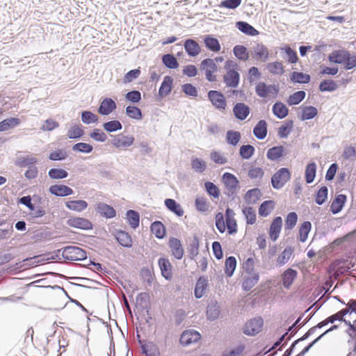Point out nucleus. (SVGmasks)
Wrapping results in <instances>:
<instances>
[{"instance_id":"obj_1","label":"nucleus","mask_w":356,"mask_h":356,"mask_svg":"<svg viewBox=\"0 0 356 356\" xmlns=\"http://www.w3.org/2000/svg\"><path fill=\"white\" fill-rule=\"evenodd\" d=\"M60 252L64 259L70 261H81L87 257L86 251L76 246H67L58 250V252Z\"/></svg>"},{"instance_id":"obj_2","label":"nucleus","mask_w":356,"mask_h":356,"mask_svg":"<svg viewBox=\"0 0 356 356\" xmlns=\"http://www.w3.org/2000/svg\"><path fill=\"white\" fill-rule=\"evenodd\" d=\"M291 173L286 168H282L278 170L272 177V186L275 189H280L289 180Z\"/></svg>"},{"instance_id":"obj_3","label":"nucleus","mask_w":356,"mask_h":356,"mask_svg":"<svg viewBox=\"0 0 356 356\" xmlns=\"http://www.w3.org/2000/svg\"><path fill=\"white\" fill-rule=\"evenodd\" d=\"M263 324L264 321L261 317L250 319L245 323L243 332L248 336H254L261 332Z\"/></svg>"},{"instance_id":"obj_4","label":"nucleus","mask_w":356,"mask_h":356,"mask_svg":"<svg viewBox=\"0 0 356 356\" xmlns=\"http://www.w3.org/2000/svg\"><path fill=\"white\" fill-rule=\"evenodd\" d=\"M134 142V136H125L122 134L114 136L111 140L113 146L119 149H127L133 145Z\"/></svg>"},{"instance_id":"obj_5","label":"nucleus","mask_w":356,"mask_h":356,"mask_svg":"<svg viewBox=\"0 0 356 356\" xmlns=\"http://www.w3.org/2000/svg\"><path fill=\"white\" fill-rule=\"evenodd\" d=\"M208 98L216 108L220 111L225 110L227 102L222 92L217 90H210L208 92Z\"/></svg>"},{"instance_id":"obj_6","label":"nucleus","mask_w":356,"mask_h":356,"mask_svg":"<svg viewBox=\"0 0 356 356\" xmlns=\"http://www.w3.org/2000/svg\"><path fill=\"white\" fill-rule=\"evenodd\" d=\"M252 56L260 62H266L269 58V51L266 46L262 43H256L252 47Z\"/></svg>"},{"instance_id":"obj_7","label":"nucleus","mask_w":356,"mask_h":356,"mask_svg":"<svg viewBox=\"0 0 356 356\" xmlns=\"http://www.w3.org/2000/svg\"><path fill=\"white\" fill-rule=\"evenodd\" d=\"M222 181L226 187L228 195H233L238 186V181L236 177L229 172H225L222 175Z\"/></svg>"},{"instance_id":"obj_8","label":"nucleus","mask_w":356,"mask_h":356,"mask_svg":"<svg viewBox=\"0 0 356 356\" xmlns=\"http://www.w3.org/2000/svg\"><path fill=\"white\" fill-rule=\"evenodd\" d=\"M200 339V334L193 330L184 331L180 337V343L184 346H189Z\"/></svg>"},{"instance_id":"obj_9","label":"nucleus","mask_w":356,"mask_h":356,"mask_svg":"<svg viewBox=\"0 0 356 356\" xmlns=\"http://www.w3.org/2000/svg\"><path fill=\"white\" fill-rule=\"evenodd\" d=\"M223 81L227 87L237 88L239 84L240 74L237 70H228L223 76Z\"/></svg>"},{"instance_id":"obj_10","label":"nucleus","mask_w":356,"mask_h":356,"mask_svg":"<svg viewBox=\"0 0 356 356\" xmlns=\"http://www.w3.org/2000/svg\"><path fill=\"white\" fill-rule=\"evenodd\" d=\"M250 107L244 103H236L233 107V113L239 120H244L249 115Z\"/></svg>"},{"instance_id":"obj_11","label":"nucleus","mask_w":356,"mask_h":356,"mask_svg":"<svg viewBox=\"0 0 356 356\" xmlns=\"http://www.w3.org/2000/svg\"><path fill=\"white\" fill-rule=\"evenodd\" d=\"M49 192L58 197H65L73 194V190L65 185L55 184L49 187Z\"/></svg>"},{"instance_id":"obj_12","label":"nucleus","mask_w":356,"mask_h":356,"mask_svg":"<svg viewBox=\"0 0 356 356\" xmlns=\"http://www.w3.org/2000/svg\"><path fill=\"white\" fill-rule=\"evenodd\" d=\"M282 227V219L281 217L278 216L273 219L271 222L270 229H269V236L270 239L273 241H275L280 236L281 229Z\"/></svg>"},{"instance_id":"obj_13","label":"nucleus","mask_w":356,"mask_h":356,"mask_svg":"<svg viewBox=\"0 0 356 356\" xmlns=\"http://www.w3.org/2000/svg\"><path fill=\"white\" fill-rule=\"evenodd\" d=\"M67 225L70 227L81 229H90L92 228V223L87 219L79 217H74L68 219Z\"/></svg>"},{"instance_id":"obj_14","label":"nucleus","mask_w":356,"mask_h":356,"mask_svg":"<svg viewBox=\"0 0 356 356\" xmlns=\"http://www.w3.org/2000/svg\"><path fill=\"white\" fill-rule=\"evenodd\" d=\"M116 104L111 98L104 99L98 108V112L102 115H108L116 108Z\"/></svg>"},{"instance_id":"obj_15","label":"nucleus","mask_w":356,"mask_h":356,"mask_svg":"<svg viewBox=\"0 0 356 356\" xmlns=\"http://www.w3.org/2000/svg\"><path fill=\"white\" fill-rule=\"evenodd\" d=\"M257 95L260 97H266L269 93L277 92L275 86L266 85L264 82H259L255 88Z\"/></svg>"},{"instance_id":"obj_16","label":"nucleus","mask_w":356,"mask_h":356,"mask_svg":"<svg viewBox=\"0 0 356 356\" xmlns=\"http://www.w3.org/2000/svg\"><path fill=\"white\" fill-rule=\"evenodd\" d=\"M169 246L171 249L173 256L178 259L182 258L184 254V249L181 241L175 238H172L169 241Z\"/></svg>"},{"instance_id":"obj_17","label":"nucleus","mask_w":356,"mask_h":356,"mask_svg":"<svg viewBox=\"0 0 356 356\" xmlns=\"http://www.w3.org/2000/svg\"><path fill=\"white\" fill-rule=\"evenodd\" d=\"M184 49L188 56L195 57L200 53L199 44L192 39H187L184 42Z\"/></svg>"},{"instance_id":"obj_18","label":"nucleus","mask_w":356,"mask_h":356,"mask_svg":"<svg viewBox=\"0 0 356 356\" xmlns=\"http://www.w3.org/2000/svg\"><path fill=\"white\" fill-rule=\"evenodd\" d=\"M348 58V52L344 50L334 51L328 56L330 62L338 64L344 63Z\"/></svg>"},{"instance_id":"obj_19","label":"nucleus","mask_w":356,"mask_h":356,"mask_svg":"<svg viewBox=\"0 0 356 356\" xmlns=\"http://www.w3.org/2000/svg\"><path fill=\"white\" fill-rule=\"evenodd\" d=\"M298 272L292 268L286 269L282 274L283 286L286 289H289L294 280L297 277Z\"/></svg>"},{"instance_id":"obj_20","label":"nucleus","mask_w":356,"mask_h":356,"mask_svg":"<svg viewBox=\"0 0 356 356\" xmlns=\"http://www.w3.org/2000/svg\"><path fill=\"white\" fill-rule=\"evenodd\" d=\"M253 134L259 140L266 138L267 135V123L265 120H259L253 129Z\"/></svg>"},{"instance_id":"obj_21","label":"nucleus","mask_w":356,"mask_h":356,"mask_svg":"<svg viewBox=\"0 0 356 356\" xmlns=\"http://www.w3.org/2000/svg\"><path fill=\"white\" fill-rule=\"evenodd\" d=\"M346 201V196L345 195H338L332 201L330 209L333 214H337L340 212Z\"/></svg>"},{"instance_id":"obj_22","label":"nucleus","mask_w":356,"mask_h":356,"mask_svg":"<svg viewBox=\"0 0 356 356\" xmlns=\"http://www.w3.org/2000/svg\"><path fill=\"white\" fill-rule=\"evenodd\" d=\"M159 265L161 270L162 275L166 280H170L172 278V266L168 259L165 258H161L159 260Z\"/></svg>"},{"instance_id":"obj_23","label":"nucleus","mask_w":356,"mask_h":356,"mask_svg":"<svg viewBox=\"0 0 356 356\" xmlns=\"http://www.w3.org/2000/svg\"><path fill=\"white\" fill-rule=\"evenodd\" d=\"M207 285L208 281L204 277H200L197 280L194 291L196 298H201L204 296Z\"/></svg>"},{"instance_id":"obj_24","label":"nucleus","mask_w":356,"mask_h":356,"mask_svg":"<svg viewBox=\"0 0 356 356\" xmlns=\"http://www.w3.org/2000/svg\"><path fill=\"white\" fill-rule=\"evenodd\" d=\"M97 211L102 216L111 218L115 216V209L110 205L100 202L97 204Z\"/></svg>"},{"instance_id":"obj_25","label":"nucleus","mask_w":356,"mask_h":356,"mask_svg":"<svg viewBox=\"0 0 356 356\" xmlns=\"http://www.w3.org/2000/svg\"><path fill=\"white\" fill-rule=\"evenodd\" d=\"M66 207L72 211L81 212L88 207V203L85 200H71L65 203Z\"/></svg>"},{"instance_id":"obj_26","label":"nucleus","mask_w":356,"mask_h":356,"mask_svg":"<svg viewBox=\"0 0 356 356\" xmlns=\"http://www.w3.org/2000/svg\"><path fill=\"white\" fill-rule=\"evenodd\" d=\"M172 83L173 79L171 76H165L164 77L159 90V94L161 97H165L171 92Z\"/></svg>"},{"instance_id":"obj_27","label":"nucleus","mask_w":356,"mask_h":356,"mask_svg":"<svg viewBox=\"0 0 356 356\" xmlns=\"http://www.w3.org/2000/svg\"><path fill=\"white\" fill-rule=\"evenodd\" d=\"M236 26L240 31L248 35L256 36L259 35V31L247 22H238Z\"/></svg>"},{"instance_id":"obj_28","label":"nucleus","mask_w":356,"mask_h":356,"mask_svg":"<svg viewBox=\"0 0 356 356\" xmlns=\"http://www.w3.org/2000/svg\"><path fill=\"white\" fill-rule=\"evenodd\" d=\"M261 193L258 188H253L247 191L244 196L245 202L248 204H255L260 198Z\"/></svg>"},{"instance_id":"obj_29","label":"nucleus","mask_w":356,"mask_h":356,"mask_svg":"<svg viewBox=\"0 0 356 356\" xmlns=\"http://www.w3.org/2000/svg\"><path fill=\"white\" fill-rule=\"evenodd\" d=\"M293 253V248L291 246H288L281 252L277 259V264L280 266H282L286 264L291 257Z\"/></svg>"},{"instance_id":"obj_30","label":"nucleus","mask_w":356,"mask_h":356,"mask_svg":"<svg viewBox=\"0 0 356 356\" xmlns=\"http://www.w3.org/2000/svg\"><path fill=\"white\" fill-rule=\"evenodd\" d=\"M284 148L282 145L270 148L267 151L266 156L270 161H276L284 155Z\"/></svg>"},{"instance_id":"obj_31","label":"nucleus","mask_w":356,"mask_h":356,"mask_svg":"<svg viewBox=\"0 0 356 356\" xmlns=\"http://www.w3.org/2000/svg\"><path fill=\"white\" fill-rule=\"evenodd\" d=\"M220 311L218 302L216 301L211 302L207 307V318L210 321H214L218 318Z\"/></svg>"},{"instance_id":"obj_32","label":"nucleus","mask_w":356,"mask_h":356,"mask_svg":"<svg viewBox=\"0 0 356 356\" xmlns=\"http://www.w3.org/2000/svg\"><path fill=\"white\" fill-rule=\"evenodd\" d=\"M273 114L279 119H283L288 115L287 107L282 102H276L272 108Z\"/></svg>"},{"instance_id":"obj_33","label":"nucleus","mask_w":356,"mask_h":356,"mask_svg":"<svg viewBox=\"0 0 356 356\" xmlns=\"http://www.w3.org/2000/svg\"><path fill=\"white\" fill-rule=\"evenodd\" d=\"M20 124L19 118H9L0 122V131H6Z\"/></svg>"},{"instance_id":"obj_34","label":"nucleus","mask_w":356,"mask_h":356,"mask_svg":"<svg viewBox=\"0 0 356 356\" xmlns=\"http://www.w3.org/2000/svg\"><path fill=\"white\" fill-rule=\"evenodd\" d=\"M266 69L270 74L274 75H282L284 72L282 63L279 61L268 63L266 65Z\"/></svg>"},{"instance_id":"obj_35","label":"nucleus","mask_w":356,"mask_h":356,"mask_svg":"<svg viewBox=\"0 0 356 356\" xmlns=\"http://www.w3.org/2000/svg\"><path fill=\"white\" fill-rule=\"evenodd\" d=\"M249 276L247 277L243 283V288L245 291H250L252 287H254L258 282L259 279V275L258 273L248 274Z\"/></svg>"},{"instance_id":"obj_36","label":"nucleus","mask_w":356,"mask_h":356,"mask_svg":"<svg viewBox=\"0 0 356 356\" xmlns=\"http://www.w3.org/2000/svg\"><path fill=\"white\" fill-rule=\"evenodd\" d=\"M204 44L207 49L213 52H218L220 50L219 41L211 35H207L204 38Z\"/></svg>"},{"instance_id":"obj_37","label":"nucleus","mask_w":356,"mask_h":356,"mask_svg":"<svg viewBox=\"0 0 356 356\" xmlns=\"http://www.w3.org/2000/svg\"><path fill=\"white\" fill-rule=\"evenodd\" d=\"M116 239L120 245L129 248L132 245V239L129 234L124 231H119L116 234Z\"/></svg>"},{"instance_id":"obj_38","label":"nucleus","mask_w":356,"mask_h":356,"mask_svg":"<svg viewBox=\"0 0 356 356\" xmlns=\"http://www.w3.org/2000/svg\"><path fill=\"white\" fill-rule=\"evenodd\" d=\"M165 205L166 207L175 213L178 216H182L184 215V210L181 207L172 199H166L165 200Z\"/></svg>"},{"instance_id":"obj_39","label":"nucleus","mask_w":356,"mask_h":356,"mask_svg":"<svg viewBox=\"0 0 356 356\" xmlns=\"http://www.w3.org/2000/svg\"><path fill=\"white\" fill-rule=\"evenodd\" d=\"M275 207V203L272 200H266L264 201L259 208V214L261 216L266 217L268 216L271 211L273 210Z\"/></svg>"},{"instance_id":"obj_40","label":"nucleus","mask_w":356,"mask_h":356,"mask_svg":"<svg viewBox=\"0 0 356 356\" xmlns=\"http://www.w3.org/2000/svg\"><path fill=\"white\" fill-rule=\"evenodd\" d=\"M234 56L239 60L245 61L249 58L247 48L243 45H236L233 49Z\"/></svg>"},{"instance_id":"obj_41","label":"nucleus","mask_w":356,"mask_h":356,"mask_svg":"<svg viewBox=\"0 0 356 356\" xmlns=\"http://www.w3.org/2000/svg\"><path fill=\"white\" fill-rule=\"evenodd\" d=\"M163 65L169 69H176L179 66L177 58L172 54H165L162 56Z\"/></svg>"},{"instance_id":"obj_42","label":"nucleus","mask_w":356,"mask_h":356,"mask_svg":"<svg viewBox=\"0 0 356 356\" xmlns=\"http://www.w3.org/2000/svg\"><path fill=\"white\" fill-rule=\"evenodd\" d=\"M126 216L127 220L132 228L136 229L138 227L140 215L137 211L134 210H129L127 211Z\"/></svg>"},{"instance_id":"obj_43","label":"nucleus","mask_w":356,"mask_h":356,"mask_svg":"<svg viewBox=\"0 0 356 356\" xmlns=\"http://www.w3.org/2000/svg\"><path fill=\"white\" fill-rule=\"evenodd\" d=\"M312 225L309 221L304 222L299 229V241L305 242L307 239L308 234L311 230Z\"/></svg>"},{"instance_id":"obj_44","label":"nucleus","mask_w":356,"mask_h":356,"mask_svg":"<svg viewBox=\"0 0 356 356\" xmlns=\"http://www.w3.org/2000/svg\"><path fill=\"white\" fill-rule=\"evenodd\" d=\"M241 134L237 131L229 130L226 133V141L228 144L236 146L241 140Z\"/></svg>"},{"instance_id":"obj_45","label":"nucleus","mask_w":356,"mask_h":356,"mask_svg":"<svg viewBox=\"0 0 356 356\" xmlns=\"http://www.w3.org/2000/svg\"><path fill=\"white\" fill-rule=\"evenodd\" d=\"M151 231L158 238H162L165 236L164 225L159 221H155L152 224Z\"/></svg>"},{"instance_id":"obj_46","label":"nucleus","mask_w":356,"mask_h":356,"mask_svg":"<svg viewBox=\"0 0 356 356\" xmlns=\"http://www.w3.org/2000/svg\"><path fill=\"white\" fill-rule=\"evenodd\" d=\"M291 80L298 83H307L310 81V76L302 72H293L291 75Z\"/></svg>"},{"instance_id":"obj_47","label":"nucleus","mask_w":356,"mask_h":356,"mask_svg":"<svg viewBox=\"0 0 356 356\" xmlns=\"http://www.w3.org/2000/svg\"><path fill=\"white\" fill-rule=\"evenodd\" d=\"M316 172V165L312 162L307 165L305 170V179L307 183L311 184L314 180Z\"/></svg>"},{"instance_id":"obj_48","label":"nucleus","mask_w":356,"mask_h":356,"mask_svg":"<svg viewBox=\"0 0 356 356\" xmlns=\"http://www.w3.org/2000/svg\"><path fill=\"white\" fill-rule=\"evenodd\" d=\"M236 266V259L234 257H229L225 260V274L228 277H232Z\"/></svg>"},{"instance_id":"obj_49","label":"nucleus","mask_w":356,"mask_h":356,"mask_svg":"<svg viewBox=\"0 0 356 356\" xmlns=\"http://www.w3.org/2000/svg\"><path fill=\"white\" fill-rule=\"evenodd\" d=\"M318 114V110L316 108L308 106H305L302 109L301 120H310L314 118Z\"/></svg>"},{"instance_id":"obj_50","label":"nucleus","mask_w":356,"mask_h":356,"mask_svg":"<svg viewBox=\"0 0 356 356\" xmlns=\"http://www.w3.org/2000/svg\"><path fill=\"white\" fill-rule=\"evenodd\" d=\"M293 122L288 121L282 124L278 129V136L280 138H286L292 131Z\"/></svg>"},{"instance_id":"obj_51","label":"nucleus","mask_w":356,"mask_h":356,"mask_svg":"<svg viewBox=\"0 0 356 356\" xmlns=\"http://www.w3.org/2000/svg\"><path fill=\"white\" fill-rule=\"evenodd\" d=\"M338 88L337 83L332 80H325L320 83L319 90L321 92H333Z\"/></svg>"},{"instance_id":"obj_52","label":"nucleus","mask_w":356,"mask_h":356,"mask_svg":"<svg viewBox=\"0 0 356 356\" xmlns=\"http://www.w3.org/2000/svg\"><path fill=\"white\" fill-rule=\"evenodd\" d=\"M48 175L50 178L54 179H62L68 176L67 172L61 168H51L49 170Z\"/></svg>"},{"instance_id":"obj_53","label":"nucleus","mask_w":356,"mask_h":356,"mask_svg":"<svg viewBox=\"0 0 356 356\" xmlns=\"http://www.w3.org/2000/svg\"><path fill=\"white\" fill-rule=\"evenodd\" d=\"M84 134L83 130L81 128V125H74L70 127L68 130L67 136L70 139H75L80 138Z\"/></svg>"},{"instance_id":"obj_54","label":"nucleus","mask_w":356,"mask_h":356,"mask_svg":"<svg viewBox=\"0 0 356 356\" xmlns=\"http://www.w3.org/2000/svg\"><path fill=\"white\" fill-rule=\"evenodd\" d=\"M122 124L118 120H111L103 124V128L107 132H114L122 129Z\"/></svg>"},{"instance_id":"obj_55","label":"nucleus","mask_w":356,"mask_h":356,"mask_svg":"<svg viewBox=\"0 0 356 356\" xmlns=\"http://www.w3.org/2000/svg\"><path fill=\"white\" fill-rule=\"evenodd\" d=\"M81 121L86 124L96 123L98 121V117L91 111H86L81 113Z\"/></svg>"},{"instance_id":"obj_56","label":"nucleus","mask_w":356,"mask_h":356,"mask_svg":"<svg viewBox=\"0 0 356 356\" xmlns=\"http://www.w3.org/2000/svg\"><path fill=\"white\" fill-rule=\"evenodd\" d=\"M254 153V147L251 145H243L239 150V154L243 159H249Z\"/></svg>"},{"instance_id":"obj_57","label":"nucleus","mask_w":356,"mask_h":356,"mask_svg":"<svg viewBox=\"0 0 356 356\" xmlns=\"http://www.w3.org/2000/svg\"><path fill=\"white\" fill-rule=\"evenodd\" d=\"M38 162V160L35 157L31 156H26L24 157H21L18 159L17 165L20 167H31L33 166L35 163Z\"/></svg>"},{"instance_id":"obj_58","label":"nucleus","mask_w":356,"mask_h":356,"mask_svg":"<svg viewBox=\"0 0 356 356\" xmlns=\"http://www.w3.org/2000/svg\"><path fill=\"white\" fill-rule=\"evenodd\" d=\"M305 97V92L300 90L294 92L289 96L288 103L289 105H296L303 100Z\"/></svg>"},{"instance_id":"obj_59","label":"nucleus","mask_w":356,"mask_h":356,"mask_svg":"<svg viewBox=\"0 0 356 356\" xmlns=\"http://www.w3.org/2000/svg\"><path fill=\"white\" fill-rule=\"evenodd\" d=\"M191 166L195 172L202 173L206 170L207 163L202 159L195 158L191 161Z\"/></svg>"},{"instance_id":"obj_60","label":"nucleus","mask_w":356,"mask_h":356,"mask_svg":"<svg viewBox=\"0 0 356 356\" xmlns=\"http://www.w3.org/2000/svg\"><path fill=\"white\" fill-rule=\"evenodd\" d=\"M126 114L131 118L136 120L142 119V113L140 109L134 106H128L126 108Z\"/></svg>"},{"instance_id":"obj_61","label":"nucleus","mask_w":356,"mask_h":356,"mask_svg":"<svg viewBox=\"0 0 356 356\" xmlns=\"http://www.w3.org/2000/svg\"><path fill=\"white\" fill-rule=\"evenodd\" d=\"M93 147L86 143H78L72 146V150L74 152H78L81 153H90L92 151Z\"/></svg>"},{"instance_id":"obj_62","label":"nucleus","mask_w":356,"mask_h":356,"mask_svg":"<svg viewBox=\"0 0 356 356\" xmlns=\"http://www.w3.org/2000/svg\"><path fill=\"white\" fill-rule=\"evenodd\" d=\"M201 70L204 71H217L218 67L213 59L206 58L201 62Z\"/></svg>"},{"instance_id":"obj_63","label":"nucleus","mask_w":356,"mask_h":356,"mask_svg":"<svg viewBox=\"0 0 356 356\" xmlns=\"http://www.w3.org/2000/svg\"><path fill=\"white\" fill-rule=\"evenodd\" d=\"M298 220V215L295 212H290L285 220V229H292L296 225Z\"/></svg>"},{"instance_id":"obj_64","label":"nucleus","mask_w":356,"mask_h":356,"mask_svg":"<svg viewBox=\"0 0 356 356\" xmlns=\"http://www.w3.org/2000/svg\"><path fill=\"white\" fill-rule=\"evenodd\" d=\"M243 213L245 216L247 223L252 225L256 221L255 211L252 207H245L243 209Z\"/></svg>"}]
</instances>
